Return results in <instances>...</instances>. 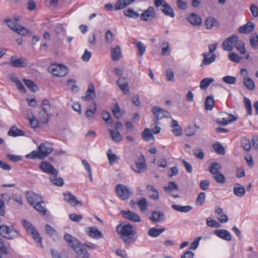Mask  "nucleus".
I'll return each mask as SVG.
<instances>
[{
	"instance_id": "nucleus-61",
	"label": "nucleus",
	"mask_w": 258,
	"mask_h": 258,
	"mask_svg": "<svg viewBox=\"0 0 258 258\" xmlns=\"http://www.w3.org/2000/svg\"><path fill=\"white\" fill-rule=\"evenodd\" d=\"M250 43L251 47L253 48H258V35L252 36L250 38Z\"/></svg>"
},
{
	"instance_id": "nucleus-63",
	"label": "nucleus",
	"mask_w": 258,
	"mask_h": 258,
	"mask_svg": "<svg viewBox=\"0 0 258 258\" xmlns=\"http://www.w3.org/2000/svg\"><path fill=\"white\" fill-rule=\"evenodd\" d=\"M214 178L218 183H224L225 182L224 175L220 172L214 174Z\"/></svg>"
},
{
	"instance_id": "nucleus-5",
	"label": "nucleus",
	"mask_w": 258,
	"mask_h": 258,
	"mask_svg": "<svg viewBox=\"0 0 258 258\" xmlns=\"http://www.w3.org/2000/svg\"><path fill=\"white\" fill-rule=\"evenodd\" d=\"M47 71L53 76L58 77H63L68 74L69 70L64 65L52 64L47 68Z\"/></svg>"
},
{
	"instance_id": "nucleus-59",
	"label": "nucleus",
	"mask_w": 258,
	"mask_h": 258,
	"mask_svg": "<svg viewBox=\"0 0 258 258\" xmlns=\"http://www.w3.org/2000/svg\"><path fill=\"white\" fill-rule=\"evenodd\" d=\"M222 48L224 50L230 51L233 49L232 44L227 38L222 43Z\"/></svg>"
},
{
	"instance_id": "nucleus-10",
	"label": "nucleus",
	"mask_w": 258,
	"mask_h": 258,
	"mask_svg": "<svg viewBox=\"0 0 258 258\" xmlns=\"http://www.w3.org/2000/svg\"><path fill=\"white\" fill-rule=\"evenodd\" d=\"M152 112L154 114L157 121L164 117H168L170 115V113L167 110L158 106H154L152 109Z\"/></svg>"
},
{
	"instance_id": "nucleus-17",
	"label": "nucleus",
	"mask_w": 258,
	"mask_h": 258,
	"mask_svg": "<svg viewBox=\"0 0 258 258\" xmlns=\"http://www.w3.org/2000/svg\"><path fill=\"white\" fill-rule=\"evenodd\" d=\"M117 84L120 89L125 94H129L130 90L127 81L124 77H120L117 81Z\"/></svg>"
},
{
	"instance_id": "nucleus-21",
	"label": "nucleus",
	"mask_w": 258,
	"mask_h": 258,
	"mask_svg": "<svg viewBox=\"0 0 258 258\" xmlns=\"http://www.w3.org/2000/svg\"><path fill=\"white\" fill-rule=\"evenodd\" d=\"M215 234L218 237L227 241L231 240L230 233L225 229L216 230L214 231Z\"/></svg>"
},
{
	"instance_id": "nucleus-39",
	"label": "nucleus",
	"mask_w": 258,
	"mask_h": 258,
	"mask_svg": "<svg viewBox=\"0 0 258 258\" xmlns=\"http://www.w3.org/2000/svg\"><path fill=\"white\" fill-rule=\"evenodd\" d=\"M209 168L210 172L213 174H215L219 173V171L221 169V165L217 162H212L210 164Z\"/></svg>"
},
{
	"instance_id": "nucleus-50",
	"label": "nucleus",
	"mask_w": 258,
	"mask_h": 258,
	"mask_svg": "<svg viewBox=\"0 0 258 258\" xmlns=\"http://www.w3.org/2000/svg\"><path fill=\"white\" fill-rule=\"evenodd\" d=\"M124 14L129 18H138L139 17V14L132 9H128L126 11H124Z\"/></svg>"
},
{
	"instance_id": "nucleus-19",
	"label": "nucleus",
	"mask_w": 258,
	"mask_h": 258,
	"mask_svg": "<svg viewBox=\"0 0 258 258\" xmlns=\"http://www.w3.org/2000/svg\"><path fill=\"white\" fill-rule=\"evenodd\" d=\"M95 97V93L94 91V87L93 84H89L88 89L86 92V95L82 97L84 101H88L93 99Z\"/></svg>"
},
{
	"instance_id": "nucleus-2",
	"label": "nucleus",
	"mask_w": 258,
	"mask_h": 258,
	"mask_svg": "<svg viewBox=\"0 0 258 258\" xmlns=\"http://www.w3.org/2000/svg\"><path fill=\"white\" fill-rule=\"evenodd\" d=\"M52 151L53 148L50 145L42 143L38 147V151H33L31 153L27 154L26 157L28 159L38 158L43 159L51 153Z\"/></svg>"
},
{
	"instance_id": "nucleus-52",
	"label": "nucleus",
	"mask_w": 258,
	"mask_h": 258,
	"mask_svg": "<svg viewBox=\"0 0 258 258\" xmlns=\"http://www.w3.org/2000/svg\"><path fill=\"white\" fill-rule=\"evenodd\" d=\"M206 199V194L204 192H201L196 200V204L198 206H202L205 202Z\"/></svg>"
},
{
	"instance_id": "nucleus-30",
	"label": "nucleus",
	"mask_w": 258,
	"mask_h": 258,
	"mask_svg": "<svg viewBox=\"0 0 258 258\" xmlns=\"http://www.w3.org/2000/svg\"><path fill=\"white\" fill-rule=\"evenodd\" d=\"M162 12L166 15L173 18L175 16L173 9L166 3H164Z\"/></svg>"
},
{
	"instance_id": "nucleus-24",
	"label": "nucleus",
	"mask_w": 258,
	"mask_h": 258,
	"mask_svg": "<svg viewBox=\"0 0 258 258\" xmlns=\"http://www.w3.org/2000/svg\"><path fill=\"white\" fill-rule=\"evenodd\" d=\"M154 223H158L164 218V214L159 211L153 212L152 216L149 218Z\"/></svg>"
},
{
	"instance_id": "nucleus-57",
	"label": "nucleus",
	"mask_w": 258,
	"mask_h": 258,
	"mask_svg": "<svg viewBox=\"0 0 258 258\" xmlns=\"http://www.w3.org/2000/svg\"><path fill=\"white\" fill-rule=\"evenodd\" d=\"M207 225L211 227L218 228L220 224L215 220L213 219L211 217L208 218L206 221Z\"/></svg>"
},
{
	"instance_id": "nucleus-62",
	"label": "nucleus",
	"mask_w": 258,
	"mask_h": 258,
	"mask_svg": "<svg viewBox=\"0 0 258 258\" xmlns=\"http://www.w3.org/2000/svg\"><path fill=\"white\" fill-rule=\"evenodd\" d=\"M223 81L228 84H234L236 83V79L235 77L227 76L222 78Z\"/></svg>"
},
{
	"instance_id": "nucleus-35",
	"label": "nucleus",
	"mask_w": 258,
	"mask_h": 258,
	"mask_svg": "<svg viewBox=\"0 0 258 258\" xmlns=\"http://www.w3.org/2000/svg\"><path fill=\"white\" fill-rule=\"evenodd\" d=\"M97 111V105L95 102H93L92 108L88 109L85 112V115L89 119H92L94 117V115Z\"/></svg>"
},
{
	"instance_id": "nucleus-25",
	"label": "nucleus",
	"mask_w": 258,
	"mask_h": 258,
	"mask_svg": "<svg viewBox=\"0 0 258 258\" xmlns=\"http://www.w3.org/2000/svg\"><path fill=\"white\" fill-rule=\"evenodd\" d=\"M205 24L208 29H211L214 27L219 26L218 20L213 17H208L206 20Z\"/></svg>"
},
{
	"instance_id": "nucleus-43",
	"label": "nucleus",
	"mask_w": 258,
	"mask_h": 258,
	"mask_svg": "<svg viewBox=\"0 0 258 258\" xmlns=\"http://www.w3.org/2000/svg\"><path fill=\"white\" fill-rule=\"evenodd\" d=\"M243 83L245 87L250 90H253L255 88L254 82L249 77H245L243 79Z\"/></svg>"
},
{
	"instance_id": "nucleus-64",
	"label": "nucleus",
	"mask_w": 258,
	"mask_h": 258,
	"mask_svg": "<svg viewBox=\"0 0 258 258\" xmlns=\"http://www.w3.org/2000/svg\"><path fill=\"white\" fill-rule=\"evenodd\" d=\"M250 10L253 17H258V7L255 4H252L250 7Z\"/></svg>"
},
{
	"instance_id": "nucleus-12",
	"label": "nucleus",
	"mask_w": 258,
	"mask_h": 258,
	"mask_svg": "<svg viewBox=\"0 0 258 258\" xmlns=\"http://www.w3.org/2000/svg\"><path fill=\"white\" fill-rule=\"evenodd\" d=\"M26 196L28 203L32 206L39 203L42 200L41 196L33 192L27 191Z\"/></svg>"
},
{
	"instance_id": "nucleus-53",
	"label": "nucleus",
	"mask_w": 258,
	"mask_h": 258,
	"mask_svg": "<svg viewBox=\"0 0 258 258\" xmlns=\"http://www.w3.org/2000/svg\"><path fill=\"white\" fill-rule=\"evenodd\" d=\"M234 46L241 54H244L246 53V49L244 47V44L242 41H239L237 42L236 44H235Z\"/></svg>"
},
{
	"instance_id": "nucleus-11",
	"label": "nucleus",
	"mask_w": 258,
	"mask_h": 258,
	"mask_svg": "<svg viewBox=\"0 0 258 258\" xmlns=\"http://www.w3.org/2000/svg\"><path fill=\"white\" fill-rule=\"evenodd\" d=\"M155 9L153 7L151 6L141 14L140 18L143 21H148L155 18Z\"/></svg>"
},
{
	"instance_id": "nucleus-16",
	"label": "nucleus",
	"mask_w": 258,
	"mask_h": 258,
	"mask_svg": "<svg viewBox=\"0 0 258 258\" xmlns=\"http://www.w3.org/2000/svg\"><path fill=\"white\" fill-rule=\"evenodd\" d=\"M216 60L215 54H210V53H204L203 54V59L201 64V67L203 66H208L215 61Z\"/></svg>"
},
{
	"instance_id": "nucleus-23",
	"label": "nucleus",
	"mask_w": 258,
	"mask_h": 258,
	"mask_svg": "<svg viewBox=\"0 0 258 258\" xmlns=\"http://www.w3.org/2000/svg\"><path fill=\"white\" fill-rule=\"evenodd\" d=\"M237 117L232 114H228V117H223L222 120H217V123L221 125H226L233 121H236Z\"/></svg>"
},
{
	"instance_id": "nucleus-58",
	"label": "nucleus",
	"mask_w": 258,
	"mask_h": 258,
	"mask_svg": "<svg viewBox=\"0 0 258 258\" xmlns=\"http://www.w3.org/2000/svg\"><path fill=\"white\" fill-rule=\"evenodd\" d=\"M229 58L231 61L238 63L240 62L242 57L234 52H232L229 54Z\"/></svg>"
},
{
	"instance_id": "nucleus-47",
	"label": "nucleus",
	"mask_w": 258,
	"mask_h": 258,
	"mask_svg": "<svg viewBox=\"0 0 258 258\" xmlns=\"http://www.w3.org/2000/svg\"><path fill=\"white\" fill-rule=\"evenodd\" d=\"M21 223L23 226L29 233L31 232L32 231L35 229V228L33 226L32 224L26 220H22Z\"/></svg>"
},
{
	"instance_id": "nucleus-9",
	"label": "nucleus",
	"mask_w": 258,
	"mask_h": 258,
	"mask_svg": "<svg viewBox=\"0 0 258 258\" xmlns=\"http://www.w3.org/2000/svg\"><path fill=\"white\" fill-rule=\"evenodd\" d=\"M39 168L44 172L57 176L58 171L53 167V166L46 161H42L39 165Z\"/></svg>"
},
{
	"instance_id": "nucleus-51",
	"label": "nucleus",
	"mask_w": 258,
	"mask_h": 258,
	"mask_svg": "<svg viewBox=\"0 0 258 258\" xmlns=\"http://www.w3.org/2000/svg\"><path fill=\"white\" fill-rule=\"evenodd\" d=\"M137 205L142 211H145L147 209L148 203L146 199L143 198L138 201Z\"/></svg>"
},
{
	"instance_id": "nucleus-13",
	"label": "nucleus",
	"mask_w": 258,
	"mask_h": 258,
	"mask_svg": "<svg viewBox=\"0 0 258 258\" xmlns=\"http://www.w3.org/2000/svg\"><path fill=\"white\" fill-rule=\"evenodd\" d=\"M120 213L125 219H128L133 222H139L141 221L139 215L133 212L121 211Z\"/></svg>"
},
{
	"instance_id": "nucleus-3",
	"label": "nucleus",
	"mask_w": 258,
	"mask_h": 258,
	"mask_svg": "<svg viewBox=\"0 0 258 258\" xmlns=\"http://www.w3.org/2000/svg\"><path fill=\"white\" fill-rule=\"evenodd\" d=\"M116 231L118 234H120V237L125 243H132L134 239L131 237V236L134 234V228L131 224L124 225L121 226L119 225L116 227Z\"/></svg>"
},
{
	"instance_id": "nucleus-56",
	"label": "nucleus",
	"mask_w": 258,
	"mask_h": 258,
	"mask_svg": "<svg viewBox=\"0 0 258 258\" xmlns=\"http://www.w3.org/2000/svg\"><path fill=\"white\" fill-rule=\"evenodd\" d=\"M241 145L243 149L247 151H250L251 149V143L249 139L243 138L241 140Z\"/></svg>"
},
{
	"instance_id": "nucleus-4",
	"label": "nucleus",
	"mask_w": 258,
	"mask_h": 258,
	"mask_svg": "<svg viewBox=\"0 0 258 258\" xmlns=\"http://www.w3.org/2000/svg\"><path fill=\"white\" fill-rule=\"evenodd\" d=\"M50 107L49 101L46 99H43L40 106V110L38 113V119L39 122L43 124L47 123L48 122L49 117L52 115L49 112Z\"/></svg>"
},
{
	"instance_id": "nucleus-26",
	"label": "nucleus",
	"mask_w": 258,
	"mask_h": 258,
	"mask_svg": "<svg viewBox=\"0 0 258 258\" xmlns=\"http://www.w3.org/2000/svg\"><path fill=\"white\" fill-rule=\"evenodd\" d=\"M111 56L113 61H117L121 57V49L119 46L111 49Z\"/></svg>"
},
{
	"instance_id": "nucleus-40",
	"label": "nucleus",
	"mask_w": 258,
	"mask_h": 258,
	"mask_svg": "<svg viewBox=\"0 0 258 258\" xmlns=\"http://www.w3.org/2000/svg\"><path fill=\"white\" fill-rule=\"evenodd\" d=\"M107 156L110 165H112L115 162H117L119 159L118 157L111 152V150L110 149L108 150L107 152Z\"/></svg>"
},
{
	"instance_id": "nucleus-33",
	"label": "nucleus",
	"mask_w": 258,
	"mask_h": 258,
	"mask_svg": "<svg viewBox=\"0 0 258 258\" xmlns=\"http://www.w3.org/2000/svg\"><path fill=\"white\" fill-rule=\"evenodd\" d=\"M45 231L49 236L52 237L54 240L58 239V233L57 231L52 227L47 224L45 226Z\"/></svg>"
},
{
	"instance_id": "nucleus-60",
	"label": "nucleus",
	"mask_w": 258,
	"mask_h": 258,
	"mask_svg": "<svg viewBox=\"0 0 258 258\" xmlns=\"http://www.w3.org/2000/svg\"><path fill=\"white\" fill-rule=\"evenodd\" d=\"M244 106L247 113L251 115L252 113V107L250 100L247 98H244Z\"/></svg>"
},
{
	"instance_id": "nucleus-6",
	"label": "nucleus",
	"mask_w": 258,
	"mask_h": 258,
	"mask_svg": "<svg viewBox=\"0 0 258 258\" xmlns=\"http://www.w3.org/2000/svg\"><path fill=\"white\" fill-rule=\"evenodd\" d=\"M0 235L8 239H13L18 237L19 233L13 227L3 225L0 226Z\"/></svg>"
},
{
	"instance_id": "nucleus-49",
	"label": "nucleus",
	"mask_w": 258,
	"mask_h": 258,
	"mask_svg": "<svg viewBox=\"0 0 258 258\" xmlns=\"http://www.w3.org/2000/svg\"><path fill=\"white\" fill-rule=\"evenodd\" d=\"M213 147L215 151L219 154L224 155L225 153V149L223 146L219 143L213 145Z\"/></svg>"
},
{
	"instance_id": "nucleus-44",
	"label": "nucleus",
	"mask_w": 258,
	"mask_h": 258,
	"mask_svg": "<svg viewBox=\"0 0 258 258\" xmlns=\"http://www.w3.org/2000/svg\"><path fill=\"white\" fill-rule=\"evenodd\" d=\"M133 44L138 49L139 54L142 56L146 51V46L140 41H135Z\"/></svg>"
},
{
	"instance_id": "nucleus-54",
	"label": "nucleus",
	"mask_w": 258,
	"mask_h": 258,
	"mask_svg": "<svg viewBox=\"0 0 258 258\" xmlns=\"http://www.w3.org/2000/svg\"><path fill=\"white\" fill-rule=\"evenodd\" d=\"M56 176L50 177L49 179L51 182L55 185L61 186L63 184V180L62 178H56Z\"/></svg>"
},
{
	"instance_id": "nucleus-7",
	"label": "nucleus",
	"mask_w": 258,
	"mask_h": 258,
	"mask_svg": "<svg viewBox=\"0 0 258 258\" xmlns=\"http://www.w3.org/2000/svg\"><path fill=\"white\" fill-rule=\"evenodd\" d=\"M116 190L118 197L123 200L128 199L132 194L130 190L126 186L121 184H118L116 185Z\"/></svg>"
},
{
	"instance_id": "nucleus-1",
	"label": "nucleus",
	"mask_w": 258,
	"mask_h": 258,
	"mask_svg": "<svg viewBox=\"0 0 258 258\" xmlns=\"http://www.w3.org/2000/svg\"><path fill=\"white\" fill-rule=\"evenodd\" d=\"M64 239L75 252L82 258H89L90 254L87 250L83 248V245L76 238L69 234L64 235Z\"/></svg>"
},
{
	"instance_id": "nucleus-37",
	"label": "nucleus",
	"mask_w": 258,
	"mask_h": 258,
	"mask_svg": "<svg viewBox=\"0 0 258 258\" xmlns=\"http://www.w3.org/2000/svg\"><path fill=\"white\" fill-rule=\"evenodd\" d=\"M30 234L33 237L34 240L38 243V244L41 246V247H43L42 245V238L39 233L38 231L35 229L34 230L32 231L30 233Z\"/></svg>"
},
{
	"instance_id": "nucleus-20",
	"label": "nucleus",
	"mask_w": 258,
	"mask_h": 258,
	"mask_svg": "<svg viewBox=\"0 0 258 258\" xmlns=\"http://www.w3.org/2000/svg\"><path fill=\"white\" fill-rule=\"evenodd\" d=\"M187 20L192 25L195 26H200L202 24L201 18L195 13H191Z\"/></svg>"
},
{
	"instance_id": "nucleus-28",
	"label": "nucleus",
	"mask_w": 258,
	"mask_h": 258,
	"mask_svg": "<svg viewBox=\"0 0 258 258\" xmlns=\"http://www.w3.org/2000/svg\"><path fill=\"white\" fill-rule=\"evenodd\" d=\"M147 188L150 193V197L153 200H158L159 198L158 191L154 186L148 185Z\"/></svg>"
},
{
	"instance_id": "nucleus-36",
	"label": "nucleus",
	"mask_w": 258,
	"mask_h": 258,
	"mask_svg": "<svg viewBox=\"0 0 258 258\" xmlns=\"http://www.w3.org/2000/svg\"><path fill=\"white\" fill-rule=\"evenodd\" d=\"M214 81V79L206 78L201 80L200 87L202 90H206L208 86Z\"/></svg>"
},
{
	"instance_id": "nucleus-15",
	"label": "nucleus",
	"mask_w": 258,
	"mask_h": 258,
	"mask_svg": "<svg viewBox=\"0 0 258 258\" xmlns=\"http://www.w3.org/2000/svg\"><path fill=\"white\" fill-rule=\"evenodd\" d=\"M255 25L252 22L249 21L246 24L241 26L238 29V32L241 34H247L252 32Z\"/></svg>"
},
{
	"instance_id": "nucleus-46",
	"label": "nucleus",
	"mask_w": 258,
	"mask_h": 258,
	"mask_svg": "<svg viewBox=\"0 0 258 258\" xmlns=\"http://www.w3.org/2000/svg\"><path fill=\"white\" fill-rule=\"evenodd\" d=\"M143 139L146 141H149L151 139L154 138L152 133V130L149 128H146L142 133Z\"/></svg>"
},
{
	"instance_id": "nucleus-31",
	"label": "nucleus",
	"mask_w": 258,
	"mask_h": 258,
	"mask_svg": "<svg viewBox=\"0 0 258 258\" xmlns=\"http://www.w3.org/2000/svg\"><path fill=\"white\" fill-rule=\"evenodd\" d=\"M33 207L40 214L43 215L46 214L47 210L45 207V204L43 200H41L39 203H37Z\"/></svg>"
},
{
	"instance_id": "nucleus-27",
	"label": "nucleus",
	"mask_w": 258,
	"mask_h": 258,
	"mask_svg": "<svg viewBox=\"0 0 258 258\" xmlns=\"http://www.w3.org/2000/svg\"><path fill=\"white\" fill-rule=\"evenodd\" d=\"M233 190L235 196L239 197H242L245 194V188L239 183L235 184Z\"/></svg>"
},
{
	"instance_id": "nucleus-48",
	"label": "nucleus",
	"mask_w": 258,
	"mask_h": 258,
	"mask_svg": "<svg viewBox=\"0 0 258 258\" xmlns=\"http://www.w3.org/2000/svg\"><path fill=\"white\" fill-rule=\"evenodd\" d=\"M23 82L25 83V85L28 88H29L31 90V91L35 92L37 90V86L35 85V83L32 81L24 79L23 80Z\"/></svg>"
},
{
	"instance_id": "nucleus-45",
	"label": "nucleus",
	"mask_w": 258,
	"mask_h": 258,
	"mask_svg": "<svg viewBox=\"0 0 258 258\" xmlns=\"http://www.w3.org/2000/svg\"><path fill=\"white\" fill-rule=\"evenodd\" d=\"M110 136L112 139L116 142H120L122 140V137L118 131L109 130Z\"/></svg>"
},
{
	"instance_id": "nucleus-34",
	"label": "nucleus",
	"mask_w": 258,
	"mask_h": 258,
	"mask_svg": "<svg viewBox=\"0 0 258 258\" xmlns=\"http://www.w3.org/2000/svg\"><path fill=\"white\" fill-rule=\"evenodd\" d=\"M147 168L146 165L144 160L140 162H137L136 168L132 167V169L137 173H141L144 172Z\"/></svg>"
},
{
	"instance_id": "nucleus-22",
	"label": "nucleus",
	"mask_w": 258,
	"mask_h": 258,
	"mask_svg": "<svg viewBox=\"0 0 258 258\" xmlns=\"http://www.w3.org/2000/svg\"><path fill=\"white\" fill-rule=\"evenodd\" d=\"M136 0H118L115 6V10L117 11L123 9L133 4Z\"/></svg>"
},
{
	"instance_id": "nucleus-14",
	"label": "nucleus",
	"mask_w": 258,
	"mask_h": 258,
	"mask_svg": "<svg viewBox=\"0 0 258 258\" xmlns=\"http://www.w3.org/2000/svg\"><path fill=\"white\" fill-rule=\"evenodd\" d=\"M63 196L64 201L67 202L72 206H76L78 204L80 205H82V202L81 201H77L76 197L70 192L64 193Z\"/></svg>"
},
{
	"instance_id": "nucleus-18",
	"label": "nucleus",
	"mask_w": 258,
	"mask_h": 258,
	"mask_svg": "<svg viewBox=\"0 0 258 258\" xmlns=\"http://www.w3.org/2000/svg\"><path fill=\"white\" fill-rule=\"evenodd\" d=\"M86 232L90 237L94 239H99L103 237L101 232L94 227L88 228Z\"/></svg>"
},
{
	"instance_id": "nucleus-42",
	"label": "nucleus",
	"mask_w": 258,
	"mask_h": 258,
	"mask_svg": "<svg viewBox=\"0 0 258 258\" xmlns=\"http://www.w3.org/2000/svg\"><path fill=\"white\" fill-rule=\"evenodd\" d=\"M164 190L167 193H170L173 190H178L179 188L174 182L170 181L168 183L167 186H164Z\"/></svg>"
},
{
	"instance_id": "nucleus-32",
	"label": "nucleus",
	"mask_w": 258,
	"mask_h": 258,
	"mask_svg": "<svg viewBox=\"0 0 258 258\" xmlns=\"http://www.w3.org/2000/svg\"><path fill=\"white\" fill-rule=\"evenodd\" d=\"M165 230L164 227L157 228L156 227L151 228L148 231V234L153 237H156L160 235Z\"/></svg>"
},
{
	"instance_id": "nucleus-38",
	"label": "nucleus",
	"mask_w": 258,
	"mask_h": 258,
	"mask_svg": "<svg viewBox=\"0 0 258 258\" xmlns=\"http://www.w3.org/2000/svg\"><path fill=\"white\" fill-rule=\"evenodd\" d=\"M214 105V100L213 97L211 96H208L205 101V109L207 110H211Z\"/></svg>"
},
{
	"instance_id": "nucleus-41",
	"label": "nucleus",
	"mask_w": 258,
	"mask_h": 258,
	"mask_svg": "<svg viewBox=\"0 0 258 258\" xmlns=\"http://www.w3.org/2000/svg\"><path fill=\"white\" fill-rule=\"evenodd\" d=\"M172 208L178 212L184 213H187L192 209L191 207L189 206H182L178 205H173Z\"/></svg>"
},
{
	"instance_id": "nucleus-29",
	"label": "nucleus",
	"mask_w": 258,
	"mask_h": 258,
	"mask_svg": "<svg viewBox=\"0 0 258 258\" xmlns=\"http://www.w3.org/2000/svg\"><path fill=\"white\" fill-rule=\"evenodd\" d=\"M8 135L12 137L22 136L25 133L21 130L19 129L16 126H12L8 133Z\"/></svg>"
},
{
	"instance_id": "nucleus-8",
	"label": "nucleus",
	"mask_w": 258,
	"mask_h": 258,
	"mask_svg": "<svg viewBox=\"0 0 258 258\" xmlns=\"http://www.w3.org/2000/svg\"><path fill=\"white\" fill-rule=\"evenodd\" d=\"M10 66L14 68H21L27 66L26 60L16 55L11 56L9 63Z\"/></svg>"
},
{
	"instance_id": "nucleus-55",
	"label": "nucleus",
	"mask_w": 258,
	"mask_h": 258,
	"mask_svg": "<svg viewBox=\"0 0 258 258\" xmlns=\"http://www.w3.org/2000/svg\"><path fill=\"white\" fill-rule=\"evenodd\" d=\"M112 112L114 116L117 119L120 118L122 116L120 107L117 103H116L114 107L112 108Z\"/></svg>"
}]
</instances>
